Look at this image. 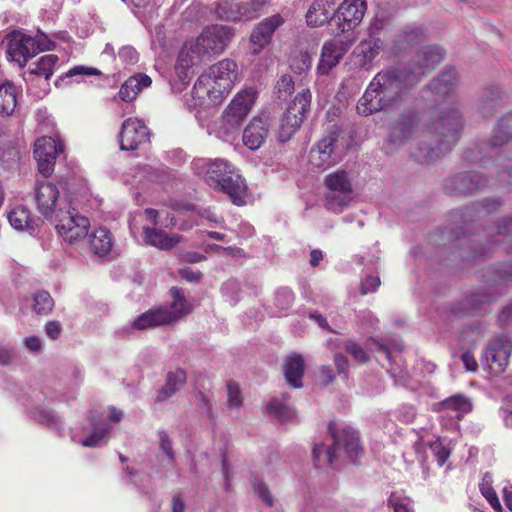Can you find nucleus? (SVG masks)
<instances>
[{
	"mask_svg": "<svg viewBox=\"0 0 512 512\" xmlns=\"http://www.w3.org/2000/svg\"><path fill=\"white\" fill-rule=\"evenodd\" d=\"M347 52L342 40L331 39L325 41L322 47L317 71L321 75H327L342 59Z\"/></svg>",
	"mask_w": 512,
	"mask_h": 512,
	"instance_id": "nucleus-19",
	"label": "nucleus"
},
{
	"mask_svg": "<svg viewBox=\"0 0 512 512\" xmlns=\"http://www.w3.org/2000/svg\"><path fill=\"white\" fill-rule=\"evenodd\" d=\"M441 408L445 411H454L460 419L471 410V403L468 398L462 395H454L441 402Z\"/></svg>",
	"mask_w": 512,
	"mask_h": 512,
	"instance_id": "nucleus-41",
	"label": "nucleus"
},
{
	"mask_svg": "<svg viewBox=\"0 0 512 512\" xmlns=\"http://www.w3.org/2000/svg\"><path fill=\"white\" fill-rule=\"evenodd\" d=\"M181 278L188 282H199L202 279V273L199 270H194L190 267H184L178 270Z\"/></svg>",
	"mask_w": 512,
	"mask_h": 512,
	"instance_id": "nucleus-63",
	"label": "nucleus"
},
{
	"mask_svg": "<svg viewBox=\"0 0 512 512\" xmlns=\"http://www.w3.org/2000/svg\"><path fill=\"white\" fill-rule=\"evenodd\" d=\"M215 14L221 20L226 21H237L240 20L238 12L233 8L232 5L228 6L226 1H220L216 4Z\"/></svg>",
	"mask_w": 512,
	"mask_h": 512,
	"instance_id": "nucleus-51",
	"label": "nucleus"
},
{
	"mask_svg": "<svg viewBox=\"0 0 512 512\" xmlns=\"http://www.w3.org/2000/svg\"><path fill=\"white\" fill-rule=\"evenodd\" d=\"M217 189L226 193L234 204L240 206L245 203V180L235 172L229 174L225 180L222 179Z\"/></svg>",
	"mask_w": 512,
	"mask_h": 512,
	"instance_id": "nucleus-25",
	"label": "nucleus"
},
{
	"mask_svg": "<svg viewBox=\"0 0 512 512\" xmlns=\"http://www.w3.org/2000/svg\"><path fill=\"white\" fill-rule=\"evenodd\" d=\"M196 399L198 400L200 408L206 412L208 417H213V406L211 397L204 392H198L196 394Z\"/></svg>",
	"mask_w": 512,
	"mask_h": 512,
	"instance_id": "nucleus-62",
	"label": "nucleus"
},
{
	"mask_svg": "<svg viewBox=\"0 0 512 512\" xmlns=\"http://www.w3.org/2000/svg\"><path fill=\"white\" fill-rule=\"evenodd\" d=\"M206 74L210 76L212 85L216 88V95L223 99L237 79V64L231 59H224L212 65Z\"/></svg>",
	"mask_w": 512,
	"mask_h": 512,
	"instance_id": "nucleus-13",
	"label": "nucleus"
},
{
	"mask_svg": "<svg viewBox=\"0 0 512 512\" xmlns=\"http://www.w3.org/2000/svg\"><path fill=\"white\" fill-rule=\"evenodd\" d=\"M489 282L494 283H504L508 280H512V264L511 263H503L497 265L496 267L489 268L487 271Z\"/></svg>",
	"mask_w": 512,
	"mask_h": 512,
	"instance_id": "nucleus-43",
	"label": "nucleus"
},
{
	"mask_svg": "<svg viewBox=\"0 0 512 512\" xmlns=\"http://www.w3.org/2000/svg\"><path fill=\"white\" fill-rule=\"evenodd\" d=\"M196 165H200L202 168H206L205 181L206 183L214 188H218L222 179L234 172V167L226 160L215 159V160H199Z\"/></svg>",
	"mask_w": 512,
	"mask_h": 512,
	"instance_id": "nucleus-22",
	"label": "nucleus"
},
{
	"mask_svg": "<svg viewBox=\"0 0 512 512\" xmlns=\"http://www.w3.org/2000/svg\"><path fill=\"white\" fill-rule=\"evenodd\" d=\"M462 126V115L456 108L442 112L431 126L423 122L420 111L410 108L390 122L383 148L386 154H394L416 141L411 156L418 163L431 164L456 145Z\"/></svg>",
	"mask_w": 512,
	"mask_h": 512,
	"instance_id": "nucleus-1",
	"label": "nucleus"
},
{
	"mask_svg": "<svg viewBox=\"0 0 512 512\" xmlns=\"http://www.w3.org/2000/svg\"><path fill=\"white\" fill-rule=\"evenodd\" d=\"M7 55L16 62L21 68L26 65L29 59L37 53L49 50V44L41 43L31 36L25 35L19 31H13L6 37Z\"/></svg>",
	"mask_w": 512,
	"mask_h": 512,
	"instance_id": "nucleus-9",
	"label": "nucleus"
},
{
	"mask_svg": "<svg viewBox=\"0 0 512 512\" xmlns=\"http://www.w3.org/2000/svg\"><path fill=\"white\" fill-rule=\"evenodd\" d=\"M216 88L212 85V80L206 73L199 76L193 86V94L198 98H205L206 96L213 102H221L222 98L217 96Z\"/></svg>",
	"mask_w": 512,
	"mask_h": 512,
	"instance_id": "nucleus-39",
	"label": "nucleus"
},
{
	"mask_svg": "<svg viewBox=\"0 0 512 512\" xmlns=\"http://www.w3.org/2000/svg\"><path fill=\"white\" fill-rule=\"evenodd\" d=\"M366 11L364 0H344L335 13V23L341 33L355 28L362 21Z\"/></svg>",
	"mask_w": 512,
	"mask_h": 512,
	"instance_id": "nucleus-14",
	"label": "nucleus"
},
{
	"mask_svg": "<svg viewBox=\"0 0 512 512\" xmlns=\"http://www.w3.org/2000/svg\"><path fill=\"white\" fill-rule=\"evenodd\" d=\"M268 411L279 419H286L289 415L288 407L277 399H273L268 404Z\"/></svg>",
	"mask_w": 512,
	"mask_h": 512,
	"instance_id": "nucleus-58",
	"label": "nucleus"
},
{
	"mask_svg": "<svg viewBox=\"0 0 512 512\" xmlns=\"http://www.w3.org/2000/svg\"><path fill=\"white\" fill-rule=\"evenodd\" d=\"M380 283L381 281L378 276H366L365 279L361 282V294L366 295L375 292L380 286Z\"/></svg>",
	"mask_w": 512,
	"mask_h": 512,
	"instance_id": "nucleus-59",
	"label": "nucleus"
},
{
	"mask_svg": "<svg viewBox=\"0 0 512 512\" xmlns=\"http://www.w3.org/2000/svg\"><path fill=\"white\" fill-rule=\"evenodd\" d=\"M340 134V128L332 125L327 134L311 148L309 162L313 167L324 170L341 160L338 144Z\"/></svg>",
	"mask_w": 512,
	"mask_h": 512,
	"instance_id": "nucleus-7",
	"label": "nucleus"
},
{
	"mask_svg": "<svg viewBox=\"0 0 512 512\" xmlns=\"http://www.w3.org/2000/svg\"><path fill=\"white\" fill-rule=\"evenodd\" d=\"M339 0H314L306 13L310 27H319L327 22H335V6Z\"/></svg>",
	"mask_w": 512,
	"mask_h": 512,
	"instance_id": "nucleus-20",
	"label": "nucleus"
},
{
	"mask_svg": "<svg viewBox=\"0 0 512 512\" xmlns=\"http://www.w3.org/2000/svg\"><path fill=\"white\" fill-rule=\"evenodd\" d=\"M282 23V17L277 14L266 18L254 28L250 36L253 54H258L270 43L272 35Z\"/></svg>",
	"mask_w": 512,
	"mask_h": 512,
	"instance_id": "nucleus-18",
	"label": "nucleus"
},
{
	"mask_svg": "<svg viewBox=\"0 0 512 512\" xmlns=\"http://www.w3.org/2000/svg\"><path fill=\"white\" fill-rule=\"evenodd\" d=\"M495 243H507V252H512V218L505 219L492 235Z\"/></svg>",
	"mask_w": 512,
	"mask_h": 512,
	"instance_id": "nucleus-42",
	"label": "nucleus"
},
{
	"mask_svg": "<svg viewBox=\"0 0 512 512\" xmlns=\"http://www.w3.org/2000/svg\"><path fill=\"white\" fill-rule=\"evenodd\" d=\"M17 104V89L11 83L0 85V114L8 116L13 113Z\"/></svg>",
	"mask_w": 512,
	"mask_h": 512,
	"instance_id": "nucleus-37",
	"label": "nucleus"
},
{
	"mask_svg": "<svg viewBox=\"0 0 512 512\" xmlns=\"http://www.w3.org/2000/svg\"><path fill=\"white\" fill-rule=\"evenodd\" d=\"M234 35V30L226 25L205 27L196 39L185 42L179 52L176 68L187 69L210 60L227 48Z\"/></svg>",
	"mask_w": 512,
	"mask_h": 512,
	"instance_id": "nucleus-3",
	"label": "nucleus"
},
{
	"mask_svg": "<svg viewBox=\"0 0 512 512\" xmlns=\"http://www.w3.org/2000/svg\"><path fill=\"white\" fill-rule=\"evenodd\" d=\"M110 430L108 426H97L93 424L92 433L81 441L84 447H97L100 442L106 437Z\"/></svg>",
	"mask_w": 512,
	"mask_h": 512,
	"instance_id": "nucleus-48",
	"label": "nucleus"
},
{
	"mask_svg": "<svg viewBox=\"0 0 512 512\" xmlns=\"http://www.w3.org/2000/svg\"><path fill=\"white\" fill-rule=\"evenodd\" d=\"M512 343L507 337L492 340L483 352L486 365L493 373H501L508 365Z\"/></svg>",
	"mask_w": 512,
	"mask_h": 512,
	"instance_id": "nucleus-15",
	"label": "nucleus"
},
{
	"mask_svg": "<svg viewBox=\"0 0 512 512\" xmlns=\"http://www.w3.org/2000/svg\"><path fill=\"white\" fill-rule=\"evenodd\" d=\"M100 75H102V72L96 68L78 65V66H74L73 68L69 69L64 75L59 77L56 80L55 85L61 86L66 78H73L76 76H100Z\"/></svg>",
	"mask_w": 512,
	"mask_h": 512,
	"instance_id": "nucleus-45",
	"label": "nucleus"
},
{
	"mask_svg": "<svg viewBox=\"0 0 512 512\" xmlns=\"http://www.w3.org/2000/svg\"><path fill=\"white\" fill-rule=\"evenodd\" d=\"M482 495L487 499L489 504L492 506L495 512H501L502 507L496 492L490 485L489 481L486 480V476L483 478L482 483L479 485Z\"/></svg>",
	"mask_w": 512,
	"mask_h": 512,
	"instance_id": "nucleus-49",
	"label": "nucleus"
},
{
	"mask_svg": "<svg viewBox=\"0 0 512 512\" xmlns=\"http://www.w3.org/2000/svg\"><path fill=\"white\" fill-rule=\"evenodd\" d=\"M121 61L127 65H133L138 62L139 55L134 47L123 46L118 52Z\"/></svg>",
	"mask_w": 512,
	"mask_h": 512,
	"instance_id": "nucleus-57",
	"label": "nucleus"
},
{
	"mask_svg": "<svg viewBox=\"0 0 512 512\" xmlns=\"http://www.w3.org/2000/svg\"><path fill=\"white\" fill-rule=\"evenodd\" d=\"M8 220L17 230H27L33 233L36 228L35 221L31 218L30 210L24 206H18L8 214Z\"/></svg>",
	"mask_w": 512,
	"mask_h": 512,
	"instance_id": "nucleus-35",
	"label": "nucleus"
},
{
	"mask_svg": "<svg viewBox=\"0 0 512 512\" xmlns=\"http://www.w3.org/2000/svg\"><path fill=\"white\" fill-rule=\"evenodd\" d=\"M328 430L334 439L336 449L343 447L347 457L356 462V460L363 454V447L360 443L359 433L351 427H343L339 433L336 432L332 423L329 424Z\"/></svg>",
	"mask_w": 512,
	"mask_h": 512,
	"instance_id": "nucleus-16",
	"label": "nucleus"
},
{
	"mask_svg": "<svg viewBox=\"0 0 512 512\" xmlns=\"http://www.w3.org/2000/svg\"><path fill=\"white\" fill-rule=\"evenodd\" d=\"M503 93L497 86L487 87L482 94L478 110L483 117H491L502 105Z\"/></svg>",
	"mask_w": 512,
	"mask_h": 512,
	"instance_id": "nucleus-31",
	"label": "nucleus"
},
{
	"mask_svg": "<svg viewBox=\"0 0 512 512\" xmlns=\"http://www.w3.org/2000/svg\"><path fill=\"white\" fill-rule=\"evenodd\" d=\"M88 243L95 255L103 257L112 249V234L106 228H98L89 235Z\"/></svg>",
	"mask_w": 512,
	"mask_h": 512,
	"instance_id": "nucleus-32",
	"label": "nucleus"
},
{
	"mask_svg": "<svg viewBox=\"0 0 512 512\" xmlns=\"http://www.w3.org/2000/svg\"><path fill=\"white\" fill-rule=\"evenodd\" d=\"M485 183L486 178L481 173L468 171L459 173L452 178L449 188L460 194H471L484 186Z\"/></svg>",
	"mask_w": 512,
	"mask_h": 512,
	"instance_id": "nucleus-24",
	"label": "nucleus"
},
{
	"mask_svg": "<svg viewBox=\"0 0 512 512\" xmlns=\"http://www.w3.org/2000/svg\"><path fill=\"white\" fill-rule=\"evenodd\" d=\"M151 78L144 73H137L129 77L119 90V97L122 101L131 102L138 94L151 85Z\"/></svg>",
	"mask_w": 512,
	"mask_h": 512,
	"instance_id": "nucleus-27",
	"label": "nucleus"
},
{
	"mask_svg": "<svg viewBox=\"0 0 512 512\" xmlns=\"http://www.w3.org/2000/svg\"><path fill=\"white\" fill-rule=\"evenodd\" d=\"M388 504L394 509V512H411L412 509L409 507V502L406 499H402L395 495H391Z\"/></svg>",
	"mask_w": 512,
	"mask_h": 512,
	"instance_id": "nucleus-61",
	"label": "nucleus"
},
{
	"mask_svg": "<svg viewBox=\"0 0 512 512\" xmlns=\"http://www.w3.org/2000/svg\"><path fill=\"white\" fill-rule=\"evenodd\" d=\"M34 311L39 315L49 314L53 307L54 301L51 295L46 291H38L34 294Z\"/></svg>",
	"mask_w": 512,
	"mask_h": 512,
	"instance_id": "nucleus-44",
	"label": "nucleus"
},
{
	"mask_svg": "<svg viewBox=\"0 0 512 512\" xmlns=\"http://www.w3.org/2000/svg\"><path fill=\"white\" fill-rule=\"evenodd\" d=\"M255 493L269 506H273V499L268 487L263 483L254 486Z\"/></svg>",
	"mask_w": 512,
	"mask_h": 512,
	"instance_id": "nucleus-64",
	"label": "nucleus"
},
{
	"mask_svg": "<svg viewBox=\"0 0 512 512\" xmlns=\"http://www.w3.org/2000/svg\"><path fill=\"white\" fill-rule=\"evenodd\" d=\"M118 138L121 150L133 151L149 142L150 131L141 120L128 118L122 123Z\"/></svg>",
	"mask_w": 512,
	"mask_h": 512,
	"instance_id": "nucleus-12",
	"label": "nucleus"
},
{
	"mask_svg": "<svg viewBox=\"0 0 512 512\" xmlns=\"http://www.w3.org/2000/svg\"><path fill=\"white\" fill-rule=\"evenodd\" d=\"M418 82L410 67L389 68L378 72L357 102V113L370 116L396 106L403 92Z\"/></svg>",
	"mask_w": 512,
	"mask_h": 512,
	"instance_id": "nucleus-2",
	"label": "nucleus"
},
{
	"mask_svg": "<svg viewBox=\"0 0 512 512\" xmlns=\"http://www.w3.org/2000/svg\"><path fill=\"white\" fill-rule=\"evenodd\" d=\"M385 25L386 19L384 15H376L368 27L369 37L379 38L378 35L384 29Z\"/></svg>",
	"mask_w": 512,
	"mask_h": 512,
	"instance_id": "nucleus-60",
	"label": "nucleus"
},
{
	"mask_svg": "<svg viewBox=\"0 0 512 512\" xmlns=\"http://www.w3.org/2000/svg\"><path fill=\"white\" fill-rule=\"evenodd\" d=\"M145 241L160 250H170L178 245L183 237L179 234H167L165 231L144 227Z\"/></svg>",
	"mask_w": 512,
	"mask_h": 512,
	"instance_id": "nucleus-26",
	"label": "nucleus"
},
{
	"mask_svg": "<svg viewBox=\"0 0 512 512\" xmlns=\"http://www.w3.org/2000/svg\"><path fill=\"white\" fill-rule=\"evenodd\" d=\"M173 302L169 306H162L173 316V321H177L191 311V307L187 303L184 293L177 287L170 290Z\"/></svg>",
	"mask_w": 512,
	"mask_h": 512,
	"instance_id": "nucleus-36",
	"label": "nucleus"
},
{
	"mask_svg": "<svg viewBox=\"0 0 512 512\" xmlns=\"http://www.w3.org/2000/svg\"><path fill=\"white\" fill-rule=\"evenodd\" d=\"M304 374V359L300 354L292 353L287 356L284 364V375L288 384L294 388L302 387Z\"/></svg>",
	"mask_w": 512,
	"mask_h": 512,
	"instance_id": "nucleus-30",
	"label": "nucleus"
},
{
	"mask_svg": "<svg viewBox=\"0 0 512 512\" xmlns=\"http://www.w3.org/2000/svg\"><path fill=\"white\" fill-rule=\"evenodd\" d=\"M494 295L491 294H473L467 299H465L463 303V309L465 314L467 315H476L481 314L486 311V306H488L492 301H494Z\"/></svg>",
	"mask_w": 512,
	"mask_h": 512,
	"instance_id": "nucleus-38",
	"label": "nucleus"
},
{
	"mask_svg": "<svg viewBox=\"0 0 512 512\" xmlns=\"http://www.w3.org/2000/svg\"><path fill=\"white\" fill-rule=\"evenodd\" d=\"M54 221L59 236L70 245L76 246L88 236L90 222L74 208L60 211Z\"/></svg>",
	"mask_w": 512,
	"mask_h": 512,
	"instance_id": "nucleus-8",
	"label": "nucleus"
},
{
	"mask_svg": "<svg viewBox=\"0 0 512 512\" xmlns=\"http://www.w3.org/2000/svg\"><path fill=\"white\" fill-rule=\"evenodd\" d=\"M227 403L230 409L239 408L243 403V396L239 386L234 381L227 382Z\"/></svg>",
	"mask_w": 512,
	"mask_h": 512,
	"instance_id": "nucleus-50",
	"label": "nucleus"
},
{
	"mask_svg": "<svg viewBox=\"0 0 512 512\" xmlns=\"http://www.w3.org/2000/svg\"><path fill=\"white\" fill-rule=\"evenodd\" d=\"M344 349L359 363H366L369 360L367 352L353 340H347L344 344Z\"/></svg>",
	"mask_w": 512,
	"mask_h": 512,
	"instance_id": "nucleus-52",
	"label": "nucleus"
},
{
	"mask_svg": "<svg viewBox=\"0 0 512 512\" xmlns=\"http://www.w3.org/2000/svg\"><path fill=\"white\" fill-rule=\"evenodd\" d=\"M58 61V56L54 54H48L40 57L30 66L28 71L24 73V80L28 83L33 81L34 76H43L45 80L48 81L53 75L54 67Z\"/></svg>",
	"mask_w": 512,
	"mask_h": 512,
	"instance_id": "nucleus-29",
	"label": "nucleus"
},
{
	"mask_svg": "<svg viewBox=\"0 0 512 512\" xmlns=\"http://www.w3.org/2000/svg\"><path fill=\"white\" fill-rule=\"evenodd\" d=\"M313 457L314 460L317 463L321 462V457H324V462L328 464H333L336 459V447L335 444L329 448H326V446L323 443L315 444L313 447Z\"/></svg>",
	"mask_w": 512,
	"mask_h": 512,
	"instance_id": "nucleus-46",
	"label": "nucleus"
},
{
	"mask_svg": "<svg viewBox=\"0 0 512 512\" xmlns=\"http://www.w3.org/2000/svg\"><path fill=\"white\" fill-rule=\"evenodd\" d=\"M35 201L38 211L46 219H55L60 211L70 207L65 200L60 199L58 187L51 182L36 181Z\"/></svg>",
	"mask_w": 512,
	"mask_h": 512,
	"instance_id": "nucleus-10",
	"label": "nucleus"
},
{
	"mask_svg": "<svg viewBox=\"0 0 512 512\" xmlns=\"http://www.w3.org/2000/svg\"><path fill=\"white\" fill-rule=\"evenodd\" d=\"M159 436V448L165 453L166 457L170 462L175 460V452L172 447V441L167 433L163 430L158 432Z\"/></svg>",
	"mask_w": 512,
	"mask_h": 512,
	"instance_id": "nucleus-56",
	"label": "nucleus"
},
{
	"mask_svg": "<svg viewBox=\"0 0 512 512\" xmlns=\"http://www.w3.org/2000/svg\"><path fill=\"white\" fill-rule=\"evenodd\" d=\"M445 56V50L438 45H429L422 47L415 56V67L410 68V72H415L418 76V81L421 76L426 73V70L433 69L438 65Z\"/></svg>",
	"mask_w": 512,
	"mask_h": 512,
	"instance_id": "nucleus-21",
	"label": "nucleus"
},
{
	"mask_svg": "<svg viewBox=\"0 0 512 512\" xmlns=\"http://www.w3.org/2000/svg\"><path fill=\"white\" fill-rule=\"evenodd\" d=\"M512 139V112L503 115L497 122L495 135L492 139L494 146L501 145Z\"/></svg>",
	"mask_w": 512,
	"mask_h": 512,
	"instance_id": "nucleus-40",
	"label": "nucleus"
},
{
	"mask_svg": "<svg viewBox=\"0 0 512 512\" xmlns=\"http://www.w3.org/2000/svg\"><path fill=\"white\" fill-rule=\"evenodd\" d=\"M256 99V92L249 88L240 91L215 123L216 136L224 142H233Z\"/></svg>",
	"mask_w": 512,
	"mask_h": 512,
	"instance_id": "nucleus-4",
	"label": "nucleus"
},
{
	"mask_svg": "<svg viewBox=\"0 0 512 512\" xmlns=\"http://www.w3.org/2000/svg\"><path fill=\"white\" fill-rule=\"evenodd\" d=\"M173 316L162 306L152 308L139 315L132 324L136 330L154 328L161 325L173 323Z\"/></svg>",
	"mask_w": 512,
	"mask_h": 512,
	"instance_id": "nucleus-23",
	"label": "nucleus"
},
{
	"mask_svg": "<svg viewBox=\"0 0 512 512\" xmlns=\"http://www.w3.org/2000/svg\"><path fill=\"white\" fill-rule=\"evenodd\" d=\"M324 183L328 188L325 196V206L340 213L352 200L353 187L349 174L344 170H337L325 177Z\"/></svg>",
	"mask_w": 512,
	"mask_h": 512,
	"instance_id": "nucleus-6",
	"label": "nucleus"
},
{
	"mask_svg": "<svg viewBox=\"0 0 512 512\" xmlns=\"http://www.w3.org/2000/svg\"><path fill=\"white\" fill-rule=\"evenodd\" d=\"M294 301L293 292L288 288H281L275 295V306L281 311L288 310Z\"/></svg>",
	"mask_w": 512,
	"mask_h": 512,
	"instance_id": "nucleus-53",
	"label": "nucleus"
},
{
	"mask_svg": "<svg viewBox=\"0 0 512 512\" xmlns=\"http://www.w3.org/2000/svg\"><path fill=\"white\" fill-rule=\"evenodd\" d=\"M430 449L435 456L438 464L443 466L450 456L449 449L440 440H436L430 444Z\"/></svg>",
	"mask_w": 512,
	"mask_h": 512,
	"instance_id": "nucleus-55",
	"label": "nucleus"
},
{
	"mask_svg": "<svg viewBox=\"0 0 512 512\" xmlns=\"http://www.w3.org/2000/svg\"><path fill=\"white\" fill-rule=\"evenodd\" d=\"M62 151V144L56 142L52 137L43 136L35 141L34 157L38 164V170L44 177L53 173L56 157Z\"/></svg>",
	"mask_w": 512,
	"mask_h": 512,
	"instance_id": "nucleus-11",
	"label": "nucleus"
},
{
	"mask_svg": "<svg viewBox=\"0 0 512 512\" xmlns=\"http://www.w3.org/2000/svg\"><path fill=\"white\" fill-rule=\"evenodd\" d=\"M383 42L380 38H370L362 40L354 50V54L359 58L360 66L364 67L370 63L382 50Z\"/></svg>",
	"mask_w": 512,
	"mask_h": 512,
	"instance_id": "nucleus-33",
	"label": "nucleus"
},
{
	"mask_svg": "<svg viewBox=\"0 0 512 512\" xmlns=\"http://www.w3.org/2000/svg\"><path fill=\"white\" fill-rule=\"evenodd\" d=\"M312 94L309 89L299 92L288 105L281 118L277 138L281 143L289 141L302 125L310 111Z\"/></svg>",
	"mask_w": 512,
	"mask_h": 512,
	"instance_id": "nucleus-5",
	"label": "nucleus"
},
{
	"mask_svg": "<svg viewBox=\"0 0 512 512\" xmlns=\"http://www.w3.org/2000/svg\"><path fill=\"white\" fill-rule=\"evenodd\" d=\"M33 416L40 423L45 424L49 427H53L55 429H59L61 426V421L59 417L49 409H36L33 413Z\"/></svg>",
	"mask_w": 512,
	"mask_h": 512,
	"instance_id": "nucleus-47",
	"label": "nucleus"
},
{
	"mask_svg": "<svg viewBox=\"0 0 512 512\" xmlns=\"http://www.w3.org/2000/svg\"><path fill=\"white\" fill-rule=\"evenodd\" d=\"M278 97L285 99L294 91V81L290 75H283L276 84Z\"/></svg>",
	"mask_w": 512,
	"mask_h": 512,
	"instance_id": "nucleus-54",
	"label": "nucleus"
},
{
	"mask_svg": "<svg viewBox=\"0 0 512 512\" xmlns=\"http://www.w3.org/2000/svg\"><path fill=\"white\" fill-rule=\"evenodd\" d=\"M457 81V73L454 68L444 70L430 85L431 90L437 96L450 94Z\"/></svg>",
	"mask_w": 512,
	"mask_h": 512,
	"instance_id": "nucleus-34",
	"label": "nucleus"
},
{
	"mask_svg": "<svg viewBox=\"0 0 512 512\" xmlns=\"http://www.w3.org/2000/svg\"><path fill=\"white\" fill-rule=\"evenodd\" d=\"M270 123L266 115L252 118L243 131V143L252 151L259 149L269 134Z\"/></svg>",
	"mask_w": 512,
	"mask_h": 512,
	"instance_id": "nucleus-17",
	"label": "nucleus"
},
{
	"mask_svg": "<svg viewBox=\"0 0 512 512\" xmlns=\"http://www.w3.org/2000/svg\"><path fill=\"white\" fill-rule=\"evenodd\" d=\"M186 380L187 375L183 369L169 371L166 375L165 385L157 393L156 402L167 401L184 386Z\"/></svg>",
	"mask_w": 512,
	"mask_h": 512,
	"instance_id": "nucleus-28",
	"label": "nucleus"
}]
</instances>
